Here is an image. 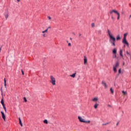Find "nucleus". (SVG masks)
I'll return each instance as SVG.
<instances>
[{
	"label": "nucleus",
	"mask_w": 131,
	"mask_h": 131,
	"mask_svg": "<svg viewBox=\"0 0 131 131\" xmlns=\"http://www.w3.org/2000/svg\"><path fill=\"white\" fill-rule=\"evenodd\" d=\"M108 35L110 36V42L112 44V46L115 47V37H113L111 34H109Z\"/></svg>",
	"instance_id": "1"
},
{
	"label": "nucleus",
	"mask_w": 131,
	"mask_h": 131,
	"mask_svg": "<svg viewBox=\"0 0 131 131\" xmlns=\"http://www.w3.org/2000/svg\"><path fill=\"white\" fill-rule=\"evenodd\" d=\"M78 119H79L80 122H84V123H90L91 122L90 120L85 121V120H84V119H82V118H81V117L80 116H78Z\"/></svg>",
	"instance_id": "2"
},
{
	"label": "nucleus",
	"mask_w": 131,
	"mask_h": 131,
	"mask_svg": "<svg viewBox=\"0 0 131 131\" xmlns=\"http://www.w3.org/2000/svg\"><path fill=\"white\" fill-rule=\"evenodd\" d=\"M50 82L53 84V85H55L56 84V79L53 76H50Z\"/></svg>",
	"instance_id": "3"
},
{
	"label": "nucleus",
	"mask_w": 131,
	"mask_h": 131,
	"mask_svg": "<svg viewBox=\"0 0 131 131\" xmlns=\"http://www.w3.org/2000/svg\"><path fill=\"white\" fill-rule=\"evenodd\" d=\"M122 43L124 45H126L128 48L129 47V44H128V42H127V40H126V38H124L122 39Z\"/></svg>",
	"instance_id": "4"
},
{
	"label": "nucleus",
	"mask_w": 131,
	"mask_h": 131,
	"mask_svg": "<svg viewBox=\"0 0 131 131\" xmlns=\"http://www.w3.org/2000/svg\"><path fill=\"white\" fill-rule=\"evenodd\" d=\"M112 13H115L116 15H118L119 14V12L115 9L110 11V14H112Z\"/></svg>",
	"instance_id": "5"
},
{
	"label": "nucleus",
	"mask_w": 131,
	"mask_h": 131,
	"mask_svg": "<svg viewBox=\"0 0 131 131\" xmlns=\"http://www.w3.org/2000/svg\"><path fill=\"white\" fill-rule=\"evenodd\" d=\"M1 114L2 118L4 119V121H6V116H5V113H4L3 112H1Z\"/></svg>",
	"instance_id": "6"
},
{
	"label": "nucleus",
	"mask_w": 131,
	"mask_h": 131,
	"mask_svg": "<svg viewBox=\"0 0 131 131\" xmlns=\"http://www.w3.org/2000/svg\"><path fill=\"white\" fill-rule=\"evenodd\" d=\"M114 68H118V67H119V62H117L115 65H114L113 66Z\"/></svg>",
	"instance_id": "7"
},
{
	"label": "nucleus",
	"mask_w": 131,
	"mask_h": 131,
	"mask_svg": "<svg viewBox=\"0 0 131 131\" xmlns=\"http://www.w3.org/2000/svg\"><path fill=\"white\" fill-rule=\"evenodd\" d=\"M88 63V58H86V56H84V64L85 65V64Z\"/></svg>",
	"instance_id": "8"
},
{
	"label": "nucleus",
	"mask_w": 131,
	"mask_h": 131,
	"mask_svg": "<svg viewBox=\"0 0 131 131\" xmlns=\"http://www.w3.org/2000/svg\"><path fill=\"white\" fill-rule=\"evenodd\" d=\"M98 106H99V103H98V102H96L94 107L95 109H97V108H98Z\"/></svg>",
	"instance_id": "9"
},
{
	"label": "nucleus",
	"mask_w": 131,
	"mask_h": 131,
	"mask_svg": "<svg viewBox=\"0 0 131 131\" xmlns=\"http://www.w3.org/2000/svg\"><path fill=\"white\" fill-rule=\"evenodd\" d=\"M19 120V123L21 126H23V124H22V121H21V118H18Z\"/></svg>",
	"instance_id": "10"
},
{
	"label": "nucleus",
	"mask_w": 131,
	"mask_h": 131,
	"mask_svg": "<svg viewBox=\"0 0 131 131\" xmlns=\"http://www.w3.org/2000/svg\"><path fill=\"white\" fill-rule=\"evenodd\" d=\"M102 84L104 85V88H107V84H106L105 81H102Z\"/></svg>",
	"instance_id": "11"
},
{
	"label": "nucleus",
	"mask_w": 131,
	"mask_h": 131,
	"mask_svg": "<svg viewBox=\"0 0 131 131\" xmlns=\"http://www.w3.org/2000/svg\"><path fill=\"white\" fill-rule=\"evenodd\" d=\"M122 93L124 96H126V95H127V92H126V91H122Z\"/></svg>",
	"instance_id": "12"
},
{
	"label": "nucleus",
	"mask_w": 131,
	"mask_h": 131,
	"mask_svg": "<svg viewBox=\"0 0 131 131\" xmlns=\"http://www.w3.org/2000/svg\"><path fill=\"white\" fill-rule=\"evenodd\" d=\"M117 50L115 48V49L113 50V54H117Z\"/></svg>",
	"instance_id": "13"
},
{
	"label": "nucleus",
	"mask_w": 131,
	"mask_h": 131,
	"mask_svg": "<svg viewBox=\"0 0 131 131\" xmlns=\"http://www.w3.org/2000/svg\"><path fill=\"white\" fill-rule=\"evenodd\" d=\"M98 98L95 97V98H93V99H92V101H93V102H96V101H98Z\"/></svg>",
	"instance_id": "14"
},
{
	"label": "nucleus",
	"mask_w": 131,
	"mask_h": 131,
	"mask_svg": "<svg viewBox=\"0 0 131 131\" xmlns=\"http://www.w3.org/2000/svg\"><path fill=\"white\" fill-rule=\"evenodd\" d=\"M122 50H120V55L121 57H123V55L122 54Z\"/></svg>",
	"instance_id": "15"
},
{
	"label": "nucleus",
	"mask_w": 131,
	"mask_h": 131,
	"mask_svg": "<svg viewBox=\"0 0 131 131\" xmlns=\"http://www.w3.org/2000/svg\"><path fill=\"white\" fill-rule=\"evenodd\" d=\"M75 75H76V73H75L72 75H71L70 76H71V77H73V78H74V77H75Z\"/></svg>",
	"instance_id": "16"
},
{
	"label": "nucleus",
	"mask_w": 131,
	"mask_h": 131,
	"mask_svg": "<svg viewBox=\"0 0 131 131\" xmlns=\"http://www.w3.org/2000/svg\"><path fill=\"white\" fill-rule=\"evenodd\" d=\"M4 86H5V88L7 86V80H6V78L4 79Z\"/></svg>",
	"instance_id": "17"
},
{
	"label": "nucleus",
	"mask_w": 131,
	"mask_h": 131,
	"mask_svg": "<svg viewBox=\"0 0 131 131\" xmlns=\"http://www.w3.org/2000/svg\"><path fill=\"white\" fill-rule=\"evenodd\" d=\"M116 69H117L116 68H114L113 67V71H114L115 73H116V72H117V70Z\"/></svg>",
	"instance_id": "18"
},
{
	"label": "nucleus",
	"mask_w": 131,
	"mask_h": 131,
	"mask_svg": "<svg viewBox=\"0 0 131 131\" xmlns=\"http://www.w3.org/2000/svg\"><path fill=\"white\" fill-rule=\"evenodd\" d=\"M1 104H2L3 106H5V103L4 102V99H2L1 100Z\"/></svg>",
	"instance_id": "19"
},
{
	"label": "nucleus",
	"mask_w": 131,
	"mask_h": 131,
	"mask_svg": "<svg viewBox=\"0 0 131 131\" xmlns=\"http://www.w3.org/2000/svg\"><path fill=\"white\" fill-rule=\"evenodd\" d=\"M120 39H121V38L120 37V36L118 35L117 37V40H120Z\"/></svg>",
	"instance_id": "20"
},
{
	"label": "nucleus",
	"mask_w": 131,
	"mask_h": 131,
	"mask_svg": "<svg viewBox=\"0 0 131 131\" xmlns=\"http://www.w3.org/2000/svg\"><path fill=\"white\" fill-rule=\"evenodd\" d=\"M110 91H111V94L114 93V91H113V89L112 88L110 89Z\"/></svg>",
	"instance_id": "21"
},
{
	"label": "nucleus",
	"mask_w": 131,
	"mask_h": 131,
	"mask_svg": "<svg viewBox=\"0 0 131 131\" xmlns=\"http://www.w3.org/2000/svg\"><path fill=\"white\" fill-rule=\"evenodd\" d=\"M126 36H127V33H125L123 38H126Z\"/></svg>",
	"instance_id": "22"
},
{
	"label": "nucleus",
	"mask_w": 131,
	"mask_h": 131,
	"mask_svg": "<svg viewBox=\"0 0 131 131\" xmlns=\"http://www.w3.org/2000/svg\"><path fill=\"white\" fill-rule=\"evenodd\" d=\"M48 30H49V29H47L46 30H45L44 31H42V33H45L48 32Z\"/></svg>",
	"instance_id": "23"
},
{
	"label": "nucleus",
	"mask_w": 131,
	"mask_h": 131,
	"mask_svg": "<svg viewBox=\"0 0 131 131\" xmlns=\"http://www.w3.org/2000/svg\"><path fill=\"white\" fill-rule=\"evenodd\" d=\"M42 36L43 37H47V36H48V35L47 34L45 33V34H42Z\"/></svg>",
	"instance_id": "24"
},
{
	"label": "nucleus",
	"mask_w": 131,
	"mask_h": 131,
	"mask_svg": "<svg viewBox=\"0 0 131 131\" xmlns=\"http://www.w3.org/2000/svg\"><path fill=\"white\" fill-rule=\"evenodd\" d=\"M5 112H7V108H6V106L5 105L3 106Z\"/></svg>",
	"instance_id": "25"
},
{
	"label": "nucleus",
	"mask_w": 131,
	"mask_h": 131,
	"mask_svg": "<svg viewBox=\"0 0 131 131\" xmlns=\"http://www.w3.org/2000/svg\"><path fill=\"white\" fill-rule=\"evenodd\" d=\"M43 123H46V124H48V120H45L43 121Z\"/></svg>",
	"instance_id": "26"
},
{
	"label": "nucleus",
	"mask_w": 131,
	"mask_h": 131,
	"mask_svg": "<svg viewBox=\"0 0 131 131\" xmlns=\"http://www.w3.org/2000/svg\"><path fill=\"white\" fill-rule=\"evenodd\" d=\"M8 17H9V15H8V14H5V18L6 20L8 19Z\"/></svg>",
	"instance_id": "27"
},
{
	"label": "nucleus",
	"mask_w": 131,
	"mask_h": 131,
	"mask_svg": "<svg viewBox=\"0 0 131 131\" xmlns=\"http://www.w3.org/2000/svg\"><path fill=\"white\" fill-rule=\"evenodd\" d=\"M118 17H117V19L119 20V18H120V14L119 13V14H117Z\"/></svg>",
	"instance_id": "28"
},
{
	"label": "nucleus",
	"mask_w": 131,
	"mask_h": 131,
	"mask_svg": "<svg viewBox=\"0 0 131 131\" xmlns=\"http://www.w3.org/2000/svg\"><path fill=\"white\" fill-rule=\"evenodd\" d=\"M118 73H119V74H120V73H121V69H119Z\"/></svg>",
	"instance_id": "29"
},
{
	"label": "nucleus",
	"mask_w": 131,
	"mask_h": 131,
	"mask_svg": "<svg viewBox=\"0 0 131 131\" xmlns=\"http://www.w3.org/2000/svg\"><path fill=\"white\" fill-rule=\"evenodd\" d=\"M113 58H116V54H114V55H113Z\"/></svg>",
	"instance_id": "30"
},
{
	"label": "nucleus",
	"mask_w": 131,
	"mask_h": 131,
	"mask_svg": "<svg viewBox=\"0 0 131 131\" xmlns=\"http://www.w3.org/2000/svg\"><path fill=\"white\" fill-rule=\"evenodd\" d=\"M91 26H92V28H94L95 27V23H92L91 24Z\"/></svg>",
	"instance_id": "31"
},
{
	"label": "nucleus",
	"mask_w": 131,
	"mask_h": 131,
	"mask_svg": "<svg viewBox=\"0 0 131 131\" xmlns=\"http://www.w3.org/2000/svg\"><path fill=\"white\" fill-rule=\"evenodd\" d=\"M109 123H110V122H107L106 123H103L102 124V125H107V124H109Z\"/></svg>",
	"instance_id": "32"
},
{
	"label": "nucleus",
	"mask_w": 131,
	"mask_h": 131,
	"mask_svg": "<svg viewBox=\"0 0 131 131\" xmlns=\"http://www.w3.org/2000/svg\"><path fill=\"white\" fill-rule=\"evenodd\" d=\"M48 20H51L52 19V17H51V16H48Z\"/></svg>",
	"instance_id": "33"
},
{
	"label": "nucleus",
	"mask_w": 131,
	"mask_h": 131,
	"mask_svg": "<svg viewBox=\"0 0 131 131\" xmlns=\"http://www.w3.org/2000/svg\"><path fill=\"white\" fill-rule=\"evenodd\" d=\"M24 100L25 102H27V99H26V98L24 97Z\"/></svg>",
	"instance_id": "34"
},
{
	"label": "nucleus",
	"mask_w": 131,
	"mask_h": 131,
	"mask_svg": "<svg viewBox=\"0 0 131 131\" xmlns=\"http://www.w3.org/2000/svg\"><path fill=\"white\" fill-rule=\"evenodd\" d=\"M21 71L22 74L24 75V72L23 71V70H21Z\"/></svg>",
	"instance_id": "35"
},
{
	"label": "nucleus",
	"mask_w": 131,
	"mask_h": 131,
	"mask_svg": "<svg viewBox=\"0 0 131 131\" xmlns=\"http://www.w3.org/2000/svg\"><path fill=\"white\" fill-rule=\"evenodd\" d=\"M68 46L71 47V43H68Z\"/></svg>",
	"instance_id": "36"
},
{
	"label": "nucleus",
	"mask_w": 131,
	"mask_h": 131,
	"mask_svg": "<svg viewBox=\"0 0 131 131\" xmlns=\"http://www.w3.org/2000/svg\"><path fill=\"white\" fill-rule=\"evenodd\" d=\"M127 55H129V53H128V51H126Z\"/></svg>",
	"instance_id": "37"
},
{
	"label": "nucleus",
	"mask_w": 131,
	"mask_h": 131,
	"mask_svg": "<svg viewBox=\"0 0 131 131\" xmlns=\"http://www.w3.org/2000/svg\"><path fill=\"white\" fill-rule=\"evenodd\" d=\"M107 32H108V33H111L110 30H108Z\"/></svg>",
	"instance_id": "38"
},
{
	"label": "nucleus",
	"mask_w": 131,
	"mask_h": 131,
	"mask_svg": "<svg viewBox=\"0 0 131 131\" xmlns=\"http://www.w3.org/2000/svg\"><path fill=\"white\" fill-rule=\"evenodd\" d=\"M119 123V122H118L116 124L117 126L118 125Z\"/></svg>",
	"instance_id": "39"
},
{
	"label": "nucleus",
	"mask_w": 131,
	"mask_h": 131,
	"mask_svg": "<svg viewBox=\"0 0 131 131\" xmlns=\"http://www.w3.org/2000/svg\"><path fill=\"white\" fill-rule=\"evenodd\" d=\"M80 36H81V34H79V37H80Z\"/></svg>",
	"instance_id": "40"
},
{
	"label": "nucleus",
	"mask_w": 131,
	"mask_h": 131,
	"mask_svg": "<svg viewBox=\"0 0 131 131\" xmlns=\"http://www.w3.org/2000/svg\"><path fill=\"white\" fill-rule=\"evenodd\" d=\"M112 19H114V17H113V16H112Z\"/></svg>",
	"instance_id": "41"
},
{
	"label": "nucleus",
	"mask_w": 131,
	"mask_h": 131,
	"mask_svg": "<svg viewBox=\"0 0 131 131\" xmlns=\"http://www.w3.org/2000/svg\"><path fill=\"white\" fill-rule=\"evenodd\" d=\"M2 51V48H0V52Z\"/></svg>",
	"instance_id": "42"
},
{
	"label": "nucleus",
	"mask_w": 131,
	"mask_h": 131,
	"mask_svg": "<svg viewBox=\"0 0 131 131\" xmlns=\"http://www.w3.org/2000/svg\"><path fill=\"white\" fill-rule=\"evenodd\" d=\"M17 2H20V0H17Z\"/></svg>",
	"instance_id": "43"
},
{
	"label": "nucleus",
	"mask_w": 131,
	"mask_h": 131,
	"mask_svg": "<svg viewBox=\"0 0 131 131\" xmlns=\"http://www.w3.org/2000/svg\"><path fill=\"white\" fill-rule=\"evenodd\" d=\"M70 39H71V40H72V38H70Z\"/></svg>",
	"instance_id": "44"
},
{
	"label": "nucleus",
	"mask_w": 131,
	"mask_h": 131,
	"mask_svg": "<svg viewBox=\"0 0 131 131\" xmlns=\"http://www.w3.org/2000/svg\"><path fill=\"white\" fill-rule=\"evenodd\" d=\"M108 106H110V105H108Z\"/></svg>",
	"instance_id": "45"
},
{
	"label": "nucleus",
	"mask_w": 131,
	"mask_h": 131,
	"mask_svg": "<svg viewBox=\"0 0 131 131\" xmlns=\"http://www.w3.org/2000/svg\"><path fill=\"white\" fill-rule=\"evenodd\" d=\"M67 42H68V41H67Z\"/></svg>",
	"instance_id": "46"
}]
</instances>
